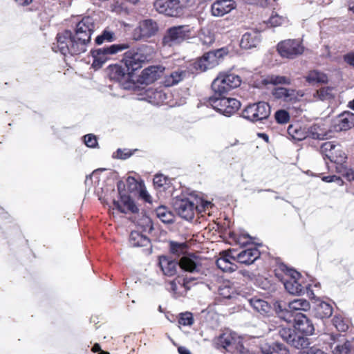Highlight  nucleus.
Segmentation results:
<instances>
[{
  "instance_id": "f257e3e1",
  "label": "nucleus",
  "mask_w": 354,
  "mask_h": 354,
  "mask_svg": "<svg viewBox=\"0 0 354 354\" xmlns=\"http://www.w3.org/2000/svg\"><path fill=\"white\" fill-rule=\"evenodd\" d=\"M95 29V24L92 17H84L79 21L74 32L65 30L57 35L56 42L52 49L64 56L80 55L86 51L91 42V37Z\"/></svg>"
},
{
  "instance_id": "f03ea898",
  "label": "nucleus",
  "mask_w": 354,
  "mask_h": 354,
  "mask_svg": "<svg viewBox=\"0 0 354 354\" xmlns=\"http://www.w3.org/2000/svg\"><path fill=\"white\" fill-rule=\"evenodd\" d=\"M159 266L165 275L172 277L177 273L179 268L191 273L198 272L201 262V259L194 254L184 255L179 261L161 257L159 259Z\"/></svg>"
},
{
  "instance_id": "7ed1b4c3",
  "label": "nucleus",
  "mask_w": 354,
  "mask_h": 354,
  "mask_svg": "<svg viewBox=\"0 0 354 354\" xmlns=\"http://www.w3.org/2000/svg\"><path fill=\"white\" fill-rule=\"evenodd\" d=\"M211 202L198 198L177 196L174 198L173 207L183 219L191 221L196 212H201L211 207Z\"/></svg>"
},
{
  "instance_id": "20e7f679",
  "label": "nucleus",
  "mask_w": 354,
  "mask_h": 354,
  "mask_svg": "<svg viewBox=\"0 0 354 354\" xmlns=\"http://www.w3.org/2000/svg\"><path fill=\"white\" fill-rule=\"evenodd\" d=\"M192 29L189 25L175 26L168 28L162 39L165 47H174L189 39L192 36Z\"/></svg>"
},
{
  "instance_id": "39448f33",
  "label": "nucleus",
  "mask_w": 354,
  "mask_h": 354,
  "mask_svg": "<svg viewBox=\"0 0 354 354\" xmlns=\"http://www.w3.org/2000/svg\"><path fill=\"white\" fill-rule=\"evenodd\" d=\"M209 103L217 112L227 117L235 113L241 107V103L236 99L226 97L223 95H218L215 93L209 97Z\"/></svg>"
},
{
  "instance_id": "423d86ee",
  "label": "nucleus",
  "mask_w": 354,
  "mask_h": 354,
  "mask_svg": "<svg viewBox=\"0 0 354 354\" xmlns=\"http://www.w3.org/2000/svg\"><path fill=\"white\" fill-rule=\"evenodd\" d=\"M241 82L239 75L234 73H220L212 84L216 95H223L230 90L240 86Z\"/></svg>"
},
{
  "instance_id": "0eeeda50",
  "label": "nucleus",
  "mask_w": 354,
  "mask_h": 354,
  "mask_svg": "<svg viewBox=\"0 0 354 354\" xmlns=\"http://www.w3.org/2000/svg\"><path fill=\"white\" fill-rule=\"evenodd\" d=\"M129 47L127 44H118L92 50L91 55L93 59L92 67L95 69L100 68L109 59L110 55L121 52Z\"/></svg>"
},
{
  "instance_id": "6e6552de",
  "label": "nucleus",
  "mask_w": 354,
  "mask_h": 354,
  "mask_svg": "<svg viewBox=\"0 0 354 354\" xmlns=\"http://www.w3.org/2000/svg\"><path fill=\"white\" fill-rule=\"evenodd\" d=\"M270 106L268 103L259 102L248 105L243 111V117L252 122L267 119L270 115Z\"/></svg>"
},
{
  "instance_id": "1a4fd4ad",
  "label": "nucleus",
  "mask_w": 354,
  "mask_h": 354,
  "mask_svg": "<svg viewBox=\"0 0 354 354\" xmlns=\"http://www.w3.org/2000/svg\"><path fill=\"white\" fill-rule=\"evenodd\" d=\"M278 335L287 344L297 348H307L310 344L308 337L298 335L294 328L280 326L278 328Z\"/></svg>"
},
{
  "instance_id": "9d476101",
  "label": "nucleus",
  "mask_w": 354,
  "mask_h": 354,
  "mask_svg": "<svg viewBox=\"0 0 354 354\" xmlns=\"http://www.w3.org/2000/svg\"><path fill=\"white\" fill-rule=\"evenodd\" d=\"M159 30L157 22L151 19L140 21L133 31V39L136 41L145 40L155 36Z\"/></svg>"
},
{
  "instance_id": "9b49d317",
  "label": "nucleus",
  "mask_w": 354,
  "mask_h": 354,
  "mask_svg": "<svg viewBox=\"0 0 354 354\" xmlns=\"http://www.w3.org/2000/svg\"><path fill=\"white\" fill-rule=\"evenodd\" d=\"M153 6L157 12L169 17H180L183 12L179 0H156Z\"/></svg>"
},
{
  "instance_id": "f8f14e48",
  "label": "nucleus",
  "mask_w": 354,
  "mask_h": 354,
  "mask_svg": "<svg viewBox=\"0 0 354 354\" xmlns=\"http://www.w3.org/2000/svg\"><path fill=\"white\" fill-rule=\"evenodd\" d=\"M223 55V51L222 49L207 52L194 62V66L196 70H200L201 71L211 69L219 64Z\"/></svg>"
},
{
  "instance_id": "ddd939ff",
  "label": "nucleus",
  "mask_w": 354,
  "mask_h": 354,
  "mask_svg": "<svg viewBox=\"0 0 354 354\" xmlns=\"http://www.w3.org/2000/svg\"><path fill=\"white\" fill-rule=\"evenodd\" d=\"M277 50L281 57L293 59L302 54L304 47L299 40L287 39L278 44Z\"/></svg>"
},
{
  "instance_id": "4468645a",
  "label": "nucleus",
  "mask_w": 354,
  "mask_h": 354,
  "mask_svg": "<svg viewBox=\"0 0 354 354\" xmlns=\"http://www.w3.org/2000/svg\"><path fill=\"white\" fill-rule=\"evenodd\" d=\"M330 349L333 354H354V338L347 339L341 335H333L330 337Z\"/></svg>"
},
{
  "instance_id": "2eb2a0df",
  "label": "nucleus",
  "mask_w": 354,
  "mask_h": 354,
  "mask_svg": "<svg viewBox=\"0 0 354 354\" xmlns=\"http://www.w3.org/2000/svg\"><path fill=\"white\" fill-rule=\"evenodd\" d=\"M320 152L324 159L328 158L330 162L342 163L346 159L345 153L340 146L333 142H326L320 147Z\"/></svg>"
},
{
  "instance_id": "dca6fc26",
  "label": "nucleus",
  "mask_w": 354,
  "mask_h": 354,
  "mask_svg": "<svg viewBox=\"0 0 354 354\" xmlns=\"http://www.w3.org/2000/svg\"><path fill=\"white\" fill-rule=\"evenodd\" d=\"M287 279L283 285L286 290L291 295H301L304 292V287L299 282L300 274L295 270L290 269L286 272Z\"/></svg>"
},
{
  "instance_id": "f3484780",
  "label": "nucleus",
  "mask_w": 354,
  "mask_h": 354,
  "mask_svg": "<svg viewBox=\"0 0 354 354\" xmlns=\"http://www.w3.org/2000/svg\"><path fill=\"white\" fill-rule=\"evenodd\" d=\"M146 57L140 52L129 51L125 53L123 62L131 74L142 67Z\"/></svg>"
},
{
  "instance_id": "a211bd4d",
  "label": "nucleus",
  "mask_w": 354,
  "mask_h": 354,
  "mask_svg": "<svg viewBox=\"0 0 354 354\" xmlns=\"http://www.w3.org/2000/svg\"><path fill=\"white\" fill-rule=\"evenodd\" d=\"M194 277H178L175 280L170 281V290L176 295H183L191 288L192 284H194Z\"/></svg>"
},
{
  "instance_id": "6ab92c4d",
  "label": "nucleus",
  "mask_w": 354,
  "mask_h": 354,
  "mask_svg": "<svg viewBox=\"0 0 354 354\" xmlns=\"http://www.w3.org/2000/svg\"><path fill=\"white\" fill-rule=\"evenodd\" d=\"M295 322V328L305 335H311L315 330L314 326L311 320L304 314L299 313L297 317L292 319Z\"/></svg>"
},
{
  "instance_id": "aec40b11",
  "label": "nucleus",
  "mask_w": 354,
  "mask_h": 354,
  "mask_svg": "<svg viewBox=\"0 0 354 354\" xmlns=\"http://www.w3.org/2000/svg\"><path fill=\"white\" fill-rule=\"evenodd\" d=\"M109 76L111 80L122 82L130 80L131 73L124 64L123 65L115 64L110 66Z\"/></svg>"
},
{
  "instance_id": "412c9836",
  "label": "nucleus",
  "mask_w": 354,
  "mask_h": 354,
  "mask_svg": "<svg viewBox=\"0 0 354 354\" xmlns=\"http://www.w3.org/2000/svg\"><path fill=\"white\" fill-rule=\"evenodd\" d=\"M119 194L120 196V201H113V206L122 213H127V212H131L135 213L138 212V209L134 204L129 196L124 194L122 191H120Z\"/></svg>"
},
{
  "instance_id": "4be33fe9",
  "label": "nucleus",
  "mask_w": 354,
  "mask_h": 354,
  "mask_svg": "<svg viewBox=\"0 0 354 354\" xmlns=\"http://www.w3.org/2000/svg\"><path fill=\"white\" fill-rule=\"evenodd\" d=\"M235 8L232 0H217L211 6V12L214 17H223Z\"/></svg>"
},
{
  "instance_id": "5701e85b",
  "label": "nucleus",
  "mask_w": 354,
  "mask_h": 354,
  "mask_svg": "<svg viewBox=\"0 0 354 354\" xmlns=\"http://www.w3.org/2000/svg\"><path fill=\"white\" fill-rule=\"evenodd\" d=\"M261 41L259 31L252 30L243 35L240 46L244 49H252L258 46Z\"/></svg>"
},
{
  "instance_id": "b1692460",
  "label": "nucleus",
  "mask_w": 354,
  "mask_h": 354,
  "mask_svg": "<svg viewBox=\"0 0 354 354\" xmlns=\"http://www.w3.org/2000/svg\"><path fill=\"white\" fill-rule=\"evenodd\" d=\"M335 121L337 131H347L354 127V113L344 111L337 116Z\"/></svg>"
},
{
  "instance_id": "393cba45",
  "label": "nucleus",
  "mask_w": 354,
  "mask_h": 354,
  "mask_svg": "<svg viewBox=\"0 0 354 354\" xmlns=\"http://www.w3.org/2000/svg\"><path fill=\"white\" fill-rule=\"evenodd\" d=\"M190 75L189 71L184 68H180L177 70L171 72L168 75H165L164 84L166 86H172L177 84L185 78L189 77Z\"/></svg>"
},
{
  "instance_id": "a878e982",
  "label": "nucleus",
  "mask_w": 354,
  "mask_h": 354,
  "mask_svg": "<svg viewBox=\"0 0 354 354\" xmlns=\"http://www.w3.org/2000/svg\"><path fill=\"white\" fill-rule=\"evenodd\" d=\"M250 307L254 311L263 316L268 315L271 310V306L266 300L257 297H252L248 299Z\"/></svg>"
},
{
  "instance_id": "bb28decb",
  "label": "nucleus",
  "mask_w": 354,
  "mask_h": 354,
  "mask_svg": "<svg viewBox=\"0 0 354 354\" xmlns=\"http://www.w3.org/2000/svg\"><path fill=\"white\" fill-rule=\"evenodd\" d=\"M263 354H289V351L283 344L279 342L263 343L260 347Z\"/></svg>"
},
{
  "instance_id": "cd10ccee",
  "label": "nucleus",
  "mask_w": 354,
  "mask_h": 354,
  "mask_svg": "<svg viewBox=\"0 0 354 354\" xmlns=\"http://www.w3.org/2000/svg\"><path fill=\"white\" fill-rule=\"evenodd\" d=\"M260 256V252L257 248H249L239 253L235 258L239 263L251 264Z\"/></svg>"
},
{
  "instance_id": "c85d7f7f",
  "label": "nucleus",
  "mask_w": 354,
  "mask_h": 354,
  "mask_svg": "<svg viewBox=\"0 0 354 354\" xmlns=\"http://www.w3.org/2000/svg\"><path fill=\"white\" fill-rule=\"evenodd\" d=\"M288 307L292 315L293 319L295 314L297 317L299 313H301V311H306L310 309V304L305 299H297L290 301L288 304Z\"/></svg>"
},
{
  "instance_id": "c756f323",
  "label": "nucleus",
  "mask_w": 354,
  "mask_h": 354,
  "mask_svg": "<svg viewBox=\"0 0 354 354\" xmlns=\"http://www.w3.org/2000/svg\"><path fill=\"white\" fill-rule=\"evenodd\" d=\"M309 132L313 139L326 140L333 137V131L323 125L314 124L310 127Z\"/></svg>"
},
{
  "instance_id": "7c9ffc66",
  "label": "nucleus",
  "mask_w": 354,
  "mask_h": 354,
  "mask_svg": "<svg viewBox=\"0 0 354 354\" xmlns=\"http://www.w3.org/2000/svg\"><path fill=\"white\" fill-rule=\"evenodd\" d=\"M337 91L333 86H324L317 90L313 94L315 100L328 101L333 99Z\"/></svg>"
},
{
  "instance_id": "2f4dec72",
  "label": "nucleus",
  "mask_w": 354,
  "mask_h": 354,
  "mask_svg": "<svg viewBox=\"0 0 354 354\" xmlns=\"http://www.w3.org/2000/svg\"><path fill=\"white\" fill-rule=\"evenodd\" d=\"M273 96L277 99L290 102L296 100L295 91L284 87H277L272 91Z\"/></svg>"
},
{
  "instance_id": "473e14b6",
  "label": "nucleus",
  "mask_w": 354,
  "mask_h": 354,
  "mask_svg": "<svg viewBox=\"0 0 354 354\" xmlns=\"http://www.w3.org/2000/svg\"><path fill=\"white\" fill-rule=\"evenodd\" d=\"M274 310L278 317L286 322L292 321V315L290 312L288 304L282 301H276L274 304Z\"/></svg>"
},
{
  "instance_id": "72a5a7b5",
  "label": "nucleus",
  "mask_w": 354,
  "mask_h": 354,
  "mask_svg": "<svg viewBox=\"0 0 354 354\" xmlns=\"http://www.w3.org/2000/svg\"><path fill=\"white\" fill-rule=\"evenodd\" d=\"M129 243L133 247H146L150 245V240L146 235L133 231L129 236Z\"/></svg>"
},
{
  "instance_id": "f704fd0d",
  "label": "nucleus",
  "mask_w": 354,
  "mask_h": 354,
  "mask_svg": "<svg viewBox=\"0 0 354 354\" xmlns=\"http://www.w3.org/2000/svg\"><path fill=\"white\" fill-rule=\"evenodd\" d=\"M306 81L310 84L314 85L315 84H325L327 83L328 76L317 70H313L308 72L305 77Z\"/></svg>"
},
{
  "instance_id": "c9c22d12",
  "label": "nucleus",
  "mask_w": 354,
  "mask_h": 354,
  "mask_svg": "<svg viewBox=\"0 0 354 354\" xmlns=\"http://www.w3.org/2000/svg\"><path fill=\"white\" fill-rule=\"evenodd\" d=\"M158 76V67L155 66H149L142 71L141 77L142 80L140 81L142 83L149 84L155 82Z\"/></svg>"
},
{
  "instance_id": "e433bc0d",
  "label": "nucleus",
  "mask_w": 354,
  "mask_h": 354,
  "mask_svg": "<svg viewBox=\"0 0 354 354\" xmlns=\"http://www.w3.org/2000/svg\"><path fill=\"white\" fill-rule=\"evenodd\" d=\"M333 325L339 332H346L351 325V320L342 315H335L332 319Z\"/></svg>"
},
{
  "instance_id": "4c0bfd02",
  "label": "nucleus",
  "mask_w": 354,
  "mask_h": 354,
  "mask_svg": "<svg viewBox=\"0 0 354 354\" xmlns=\"http://www.w3.org/2000/svg\"><path fill=\"white\" fill-rule=\"evenodd\" d=\"M231 258L232 257H230L228 255H225L224 257L218 258L216 261L217 267L223 272L235 271L237 268V266L230 261ZM232 259H235L234 257H232Z\"/></svg>"
},
{
  "instance_id": "58836bf2",
  "label": "nucleus",
  "mask_w": 354,
  "mask_h": 354,
  "mask_svg": "<svg viewBox=\"0 0 354 354\" xmlns=\"http://www.w3.org/2000/svg\"><path fill=\"white\" fill-rule=\"evenodd\" d=\"M315 315L320 319L328 318L333 314L332 306L324 301H321L315 307Z\"/></svg>"
},
{
  "instance_id": "ea45409f",
  "label": "nucleus",
  "mask_w": 354,
  "mask_h": 354,
  "mask_svg": "<svg viewBox=\"0 0 354 354\" xmlns=\"http://www.w3.org/2000/svg\"><path fill=\"white\" fill-rule=\"evenodd\" d=\"M156 216L164 223H171L174 221V215L165 206H160L156 209Z\"/></svg>"
},
{
  "instance_id": "a19ab883",
  "label": "nucleus",
  "mask_w": 354,
  "mask_h": 354,
  "mask_svg": "<svg viewBox=\"0 0 354 354\" xmlns=\"http://www.w3.org/2000/svg\"><path fill=\"white\" fill-rule=\"evenodd\" d=\"M287 131L288 135L296 140H303L306 138V131L298 124L289 125Z\"/></svg>"
},
{
  "instance_id": "79ce46f5",
  "label": "nucleus",
  "mask_w": 354,
  "mask_h": 354,
  "mask_svg": "<svg viewBox=\"0 0 354 354\" xmlns=\"http://www.w3.org/2000/svg\"><path fill=\"white\" fill-rule=\"evenodd\" d=\"M198 38L203 46H209L215 40L214 34L208 29L203 28L198 33Z\"/></svg>"
},
{
  "instance_id": "37998d69",
  "label": "nucleus",
  "mask_w": 354,
  "mask_h": 354,
  "mask_svg": "<svg viewBox=\"0 0 354 354\" xmlns=\"http://www.w3.org/2000/svg\"><path fill=\"white\" fill-rule=\"evenodd\" d=\"M115 39V33L111 30L104 29L102 32L95 38V42L97 45H101L105 42L113 41Z\"/></svg>"
},
{
  "instance_id": "c03bdc74",
  "label": "nucleus",
  "mask_w": 354,
  "mask_h": 354,
  "mask_svg": "<svg viewBox=\"0 0 354 354\" xmlns=\"http://www.w3.org/2000/svg\"><path fill=\"white\" fill-rule=\"evenodd\" d=\"M219 344L224 348H234L238 341L231 334L223 333L219 337Z\"/></svg>"
},
{
  "instance_id": "a18cd8bd",
  "label": "nucleus",
  "mask_w": 354,
  "mask_h": 354,
  "mask_svg": "<svg viewBox=\"0 0 354 354\" xmlns=\"http://www.w3.org/2000/svg\"><path fill=\"white\" fill-rule=\"evenodd\" d=\"M187 249V245L185 243H178L176 242H170V251L176 257L184 255Z\"/></svg>"
},
{
  "instance_id": "49530a36",
  "label": "nucleus",
  "mask_w": 354,
  "mask_h": 354,
  "mask_svg": "<svg viewBox=\"0 0 354 354\" xmlns=\"http://www.w3.org/2000/svg\"><path fill=\"white\" fill-rule=\"evenodd\" d=\"M268 84H271L274 85L278 84H286L289 85L291 83L290 80L285 76L275 75H272L268 77L266 80Z\"/></svg>"
},
{
  "instance_id": "de8ad7c7",
  "label": "nucleus",
  "mask_w": 354,
  "mask_h": 354,
  "mask_svg": "<svg viewBox=\"0 0 354 354\" xmlns=\"http://www.w3.org/2000/svg\"><path fill=\"white\" fill-rule=\"evenodd\" d=\"M274 118L277 122L279 124H286L290 120L289 113L283 109H280L276 111Z\"/></svg>"
},
{
  "instance_id": "09e8293b",
  "label": "nucleus",
  "mask_w": 354,
  "mask_h": 354,
  "mask_svg": "<svg viewBox=\"0 0 354 354\" xmlns=\"http://www.w3.org/2000/svg\"><path fill=\"white\" fill-rule=\"evenodd\" d=\"M178 323L183 326H191L193 324L192 314L190 313H182Z\"/></svg>"
},
{
  "instance_id": "8fccbe9b",
  "label": "nucleus",
  "mask_w": 354,
  "mask_h": 354,
  "mask_svg": "<svg viewBox=\"0 0 354 354\" xmlns=\"http://www.w3.org/2000/svg\"><path fill=\"white\" fill-rule=\"evenodd\" d=\"M286 19L277 14H272L269 19V24L271 26L277 27L284 23Z\"/></svg>"
},
{
  "instance_id": "3c124183",
  "label": "nucleus",
  "mask_w": 354,
  "mask_h": 354,
  "mask_svg": "<svg viewBox=\"0 0 354 354\" xmlns=\"http://www.w3.org/2000/svg\"><path fill=\"white\" fill-rule=\"evenodd\" d=\"M85 145L90 148H95L97 145V140L93 134H87L84 136Z\"/></svg>"
},
{
  "instance_id": "603ef678",
  "label": "nucleus",
  "mask_w": 354,
  "mask_h": 354,
  "mask_svg": "<svg viewBox=\"0 0 354 354\" xmlns=\"http://www.w3.org/2000/svg\"><path fill=\"white\" fill-rule=\"evenodd\" d=\"M168 178L162 174H156L153 178V184L157 187H162L167 183Z\"/></svg>"
},
{
  "instance_id": "864d4df0",
  "label": "nucleus",
  "mask_w": 354,
  "mask_h": 354,
  "mask_svg": "<svg viewBox=\"0 0 354 354\" xmlns=\"http://www.w3.org/2000/svg\"><path fill=\"white\" fill-rule=\"evenodd\" d=\"M132 155L128 149H118L113 154V158L125 160Z\"/></svg>"
},
{
  "instance_id": "5fc2aeb1",
  "label": "nucleus",
  "mask_w": 354,
  "mask_h": 354,
  "mask_svg": "<svg viewBox=\"0 0 354 354\" xmlns=\"http://www.w3.org/2000/svg\"><path fill=\"white\" fill-rule=\"evenodd\" d=\"M218 293L224 298H231L232 291L230 287L225 286L219 288Z\"/></svg>"
},
{
  "instance_id": "6e6d98bb",
  "label": "nucleus",
  "mask_w": 354,
  "mask_h": 354,
  "mask_svg": "<svg viewBox=\"0 0 354 354\" xmlns=\"http://www.w3.org/2000/svg\"><path fill=\"white\" fill-rule=\"evenodd\" d=\"M322 180L327 183L336 182L339 185L343 184V180L342 178L335 175L324 176L322 178Z\"/></svg>"
},
{
  "instance_id": "4d7b16f0",
  "label": "nucleus",
  "mask_w": 354,
  "mask_h": 354,
  "mask_svg": "<svg viewBox=\"0 0 354 354\" xmlns=\"http://www.w3.org/2000/svg\"><path fill=\"white\" fill-rule=\"evenodd\" d=\"M234 348L240 354H250V351L245 348L242 343H241L240 340L238 341L237 344L234 346Z\"/></svg>"
},
{
  "instance_id": "13d9d810",
  "label": "nucleus",
  "mask_w": 354,
  "mask_h": 354,
  "mask_svg": "<svg viewBox=\"0 0 354 354\" xmlns=\"http://www.w3.org/2000/svg\"><path fill=\"white\" fill-rule=\"evenodd\" d=\"M342 175L348 180H354V170L351 169L345 168Z\"/></svg>"
},
{
  "instance_id": "bf43d9fd",
  "label": "nucleus",
  "mask_w": 354,
  "mask_h": 354,
  "mask_svg": "<svg viewBox=\"0 0 354 354\" xmlns=\"http://www.w3.org/2000/svg\"><path fill=\"white\" fill-rule=\"evenodd\" d=\"M302 354H326L322 350L317 348V347H311L306 352H304Z\"/></svg>"
},
{
  "instance_id": "052dcab7",
  "label": "nucleus",
  "mask_w": 354,
  "mask_h": 354,
  "mask_svg": "<svg viewBox=\"0 0 354 354\" xmlns=\"http://www.w3.org/2000/svg\"><path fill=\"white\" fill-rule=\"evenodd\" d=\"M249 3L255 4L261 7H266L268 0H247Z\"/></svg>"
},
{
  "instance_id": "680f3d73",
  "label": "nucleus",
  "mask_w": 354,
  "mask_h": 354,
  "mask_svg": "<svg viewBox=\"0 0 354 354\" xmlns=\"http://www.w3.org/2000/svg\"><path fill=\"white\" fill-rule=\"evenodd\" d=\"M344 59L346 63L354 67V53L345 55Z\"/></svg>"
},
{
  "instance_id": "e2e57ef3",
  "label": "nucleus",
  "mask_w": 354,
  "mask_h": 354,
  "mask_svg": "<svg viewBox=\"0 0 354 354\" xmlns=\"http://www.w3.org/2000/svg\"><path fill=\"white\" fill-rule=\"evenodd\" d=\"M140 195L143 199H145V201L150 202L151 196L146 190L141 189Z\"/></svg>"
},
{
  "instance_id": "0e129e2a",
  "label": "nucleus",
  "mask_w": 354,
  "mask_h": 354,
  "mask_svg": "<svg viewBox=\"0 0 354 354\" xmlns=\"http://www.w3.org/2000/svg\"><path fill=\"white\" fill-rule=\"evenodd\" d=\"M178 351L180 354H192L189 350L185 346H179L178 348Z\"/></svg>"
},
{
  "instance_id": "69168bd1",
  "label": "nucleus",
  "mask_w": 354,
  "mask_h": 354,
  "mask_svg": "<svg viewBox=\"0 0 354 354\" xmlns=\"http://www.w3.org/2000/svg\"><path fill=\"white\" fill-rule=\"evenodd\" d=\"M15 1L19 6L29 5L32 0H15Z\"/></svg>"
},
{
  "instance_id": "338daca9",
  "label": "nucleus",
  "mask_w": 354,
  "mask_h": 354,
  "mask_svg": "<svg viewBox=\"0 0 354 354\" xmlns=\"http://www.w3.org/2000/svg\"><path fill=\"white\" fill-rule=\"evenodd\" d=\"M92 351L94 352V353L100 352L101 351V348H100V344H95L94 346L92 348Z\"/></svg>"
},
{
  "instance_id": "774afa93",
  "label": "nucleus",
  "mask_w": 354,
  "mask_h": 354,
  "mask_svg": "<svg viewBox=\"0 0 354 354\" xmlns=\"http://www.w3.org/2000/svg\"><path fill=\"white\" fill-rule=\"evenodd\" d=\"M258 136L259 138H262L266 142H268L269 137L267 134L263 133H258Z\"/></svg>"
}]
</instances>
